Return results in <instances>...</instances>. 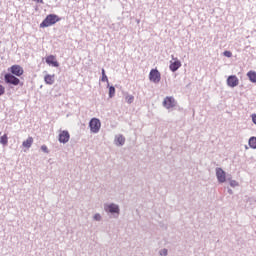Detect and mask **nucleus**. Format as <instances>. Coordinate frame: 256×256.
<instances>
[{"mask_svg": "<svg viewBox=\"0 0 256 256\" xmlns=\"http://www.w3.org/2000/svg\"><path fill=\"white\" fill-rule=\"evenodd\" d=\"M247 77L250 79L251 83H256V72L255 71H249L247 73Z\"/></svg>", "mask_w": 256, "mask_h": 256, "instance_id": "2eb2a0df", "label": "nucleus"}, {"mask_svg": "<svg viewBox=\"0 0 256 256\" xmlns=\"http://www.w3.org/2000/svg\"><path fill=\"white\" fill-rule=\"evenodd\" d=\"M227 85L228 87H237L239 85V78L235 75H231L227 78Z\"/></svg>", "mask_w": 256, "mask_h": 256, "instance_id": "1a4fd4ad", "label": "nucleus"}, {"mask_svg": "<svg viewBox=\"0 0 256 256\" xmlns=\"http://www.w3.org/2000/svg\"><path fill=\"white\" fill-rule=\"evenodd\" d=\"M69 139H71V135L69 134V131L67 130L60 131L58 135V140L60 143H69Z\"/></svg>", "mask_w": 256, "mask_h": 256, "instance_id": "423d86ee", "label": "nucleus"}, {"mask_svg": "<svg viewBox=\"0 0 256 256\" xmlns=\"http://www.w3.org/2000/svg\"><path fill=\"white\" fill-rule=\"evenodd\" d=\"M173 60L174 61L170 62L169 68L175 73V71L181 67V61H179L177 58H174Z\"/></svg>", "mask_w": 256, "mask_h": 256, "instance_id": "9b49d317", "label": "nucleus"}, {"mask_svg": "<svg viewBox=\"0 0 256 256\" xmlns=\"http://www.w3.org/2000/svg\"><path fill=\"white\" fill-rule=\"evenodd\" d=\"M105 209L106 211H109V213H119V206L115 204H110Z\"/></svg>", "mask_w": 256, "mask_h": 256, "instance_id": "ddd939ff", "label": "nucleus"}, {"mask_svg": "<svg viewBox=\"0 0 256 256\" xmlns=\"http://www.w3.org/2000/svg\"><path fill=\"white\" fill-rule=\"evenodd\" d=\"M44 81L46 85H53V83H55V74L51 75V74H47L44 77Z\"/></svg>", "mask_w": 256, "mask_h": 256, "instance_id": "f8f14e48", "label": "nucleus"}, {"mask_svg": "<svg viewBox=\"0 0 256 256\" xmlns=\"http://www.w3.org/2000/svg\"><path fill=\"white\" fill-rule=\"evenodd\" d=\"M116 144H117V145H125V137H123V136H118V137L116 138Z\"/></svg>", "mask_w": 256, "mask_h": 256, "instance_id": "f3484780", "label": "nucleus"}, {"mask_svg": "<svg viewBox=\"0 0 256 256\" xmlns=\"http://www.w3.org/2000/svg\"><path fill=\"white\" fill-rule=\"evenodd\" d=\"M115 96V87L110 86L109 87V97L112 98Z\"/></svg>", "mask_w": 256, "mask_h": 256, "instance_id": "aec40b11", "label": "nucleus"}, {"mask_svg": "<svg viewBox=\"0 0 256 256\" xmlns=\"http://www.w3.org/2000/svg\"><path fill=\"white\" fill-rule=\"evenodd\" d=\"M161 255H167V249H164V250H162V252L160 253Z\"/></svg>", "mask_w": 256, "mask_h": 256, "instance_id": "bb28decb", "label": "nucleus"}, {"mask_svg": "<svg viewBox=\"0 0 256 256\" xmlns=\"http://www.w3.org/2000/svg\"><path fill=\"white\" fill-rule=\"evenodd\" d=\"M0 143L2 145H7V143H9V138L7 137V134H4L0 137Z\"/></svg>", "mask_w": 256, "mask_h": 256, "instance_id": "dca6fc26", "label": "nucleus"}, {"mask_svg": "<svg viewBox=\"0 0 256 256\" xmlns=\"http://www.w3.org/2000/svg\"><path fill=\"white\" fill-rule=\"evenodd\" d=\"M91 133H99L101 129V121L97 118H92L89 122Z\"/></svg>", "mask_w": 256, "mask_h": 256, "instance_id": "7ed1b4c3", "label": "nucleus"}, {"mask_svg": "<svg viewBox=\"0 0 256 256\" xmlns=\"http://www.w3.org/2000/svg\"><path fill=\"white\" fill-rule=\"evenodd\" d=\"M36 1L37 3H43V0H34Z\"/></svg>", "mask_w": 256, "mask_h": 256, "instance_id": "cd10ccee", "label": "nucleus"}, {"mask_svg": "<svg viewBox=\"0 0 256 256\" xmlns=\"http://www.w3.org/2000/svg\"><path fill=\"white\" fill-rule=\"evenodd\" d=\"M4 81H5V83H7L8 85L17 86V85H20V84H21V80H19V78H17V77L15 76V74H10V73L5 74V76H4Z\"/></svg>", "mask_w": 256, "mask_h": 256, "instance_id": "f03ea898", "label": "nucleus"}, {"mask_svg": "<svg viewBox=\"0 0 256 256\" xmlns=\"http://www.w3.org/2000/svg\"><path fill=\"white\" fill-rule=\"evenodd\" d=\"M175 105H176V102H175V98L173 97H166L163 101V107H165L166 109H173Z\"/></svg>", "mask_w": 256, "mask_h": 256, "instance_id": "0eeeda50", "label": "nucleus"}, {"mask_svg": "<svg viewBox=\"0 0 256 256\" xmlns=\"http://www.w3.org/2000/svg\"><path fill=\"white\" fill-rule=\"evenodd\" d=\"M94 219L95 221H101V214H95Z\"/></svg>", "mask_w": 256, "mask_h": 256, "instance_id": "393cba45", "label": "nucleus"}, {"mask_svg": "<svg viewBox=\"0 0 256 256\" xmlns=\"http://www.w3.org/2000/svg\"><path fill=\"white\" fill-rule=\"evenodd\" d=\"M31 145H33V137H28V138L22 143V146L25 147V149H30Z\"/></svg>", "mask_w": 256, "mask_h": 256, "instance_id": "4468645a", "label": "nucleus"}, {"mask_svg": "<svg viewBox=\"0 0 256 256\" xmlns=\"http://www.w3.org/2000/svg\"><path fill=\"white\" fill-rule=\"evenodd\" d=\"M216 177H217L219 183H225V181H227L225 171H223V169H221V168L216 169Z\"/></svg>", "mask_w": 256, "mask_h": 256, "instance_id": "6e6552de", "label": "nucleus"}, {"mask_svg": "<svg viewBox=\"0 0 256 256\" xmlns=\"http://www.w3.org/2000/svg\"><path fill=\"white\" fill-rule=\"evenodd\" d=\"M102 81H109V78H107V75L105 74V69H102Z\"/></svg>", "mask_w": 256, "mask_h": 256, "instance_id": "412c9836", "label": "nucleus"}, {"mask_svg": "<svg viewBox=\"0 0 256 256\" xmlns=\"http://www.w3.org/2000/svg\"><path fill=\"white\" fill-rule=\"evenodd\" d=\"M10 73H12V75H15V77H21V75H23V73H25V70H23V67H21V65H12L9 69Z\"/></svg>", "mask_w": 256, "mask_h": 256, "instance_id": "39448f33", "label": "nucleus"}, {"mask_svg": "<svg viewBox=\"0 0 256 256\" xmlns=\"http://www.w3.org/2000/svg\"><path fill=\"white\" fill-rule=\"evenodd\" d=\"M224 56L225 57H233V53H231V51H224Z\"/></svg>", "mask_w": 256, "mask_h": 256, "instance_id": "b1692460", "label": "nucleus"}, {"mask_svg": "<svg viewBox=\"0 0 256 256\" xmlns=\"http://www.w3.org/2000/svg\"><path fill=\"white\" fill-rule=\"evenodd\" d=\"M61 18H59L56 14H49L40 24V27L44 29V27H51V25H55V23H59Z\"/></svg>", "mask_w": 256, "mask_h": 256, "instance_id": "f257e3e1", "label": "nucleus"}, {"mask_svg": "<svg viewBox=\"0 0 256 256\" xmlns=\"http://www.w3.org/2000/svg\"><path fill=\"white\" fill-rule=\"evenodd\" d=\"M46 63L47 65H51L52 67H59V62L57 61V58L53 55H49L46 57Z\"/></svg>", "mask_w": 256, "mask_h": 256, "instance_id": "9d476101", "label": "nucleus"}, {"mask_svg": "<svg viewBox=\"0 0 256 256\" xmlns=\"http://www.w3.org/2000/svg\"><path fill=\"white\" fill-rule=\"evenodd\" d=\"M249 146L252 148V149H256V137H251L249 139Z\"/></svg>", "mask_w": 256, "mask_h": 256, "instance_id": "a211bd4d", "label": "nucleus"}, {"mask_svg": "<svg viewBox=\"0 0 256 256\" xmlns=\"http://www.w3.org/2000/svg\"><path fill=\"white\" fill-rule=\"evenodd\" d=\"M1 95H5V86L0 84V97Z\"/></svg>", "mask_w": 256, "mask_h": 256, "instance_id": "4be33fe9", "label": "nucleus"}, {"mask_svg": "<svg viewBox=\"0 0 256 256\" xmlns=\"http://www.w3.org/2000/svg\"><path fill=\"white\" fill-rule=\"evenodd\" d=\"M133 101H135V97L133 95L126 96V102L129 103V105H131Z\"/></svg>", "mask_w": 256, "mask_h": 256, "instance_id": "6ab92c4d", "label": "nucleus"}, {"mask_svg": "<svg viewBox=\"0 0 256 256\" xmlns=\"http://www.w3.org/2000/svg\"><path fill=\"white\" fill-rule=\"evenodd\" d=\"M149 79L152 83H159L161 81V73L157 69H152L149 73Z\"/></svg>", "mask_w": 256, "mask_h": 256, "instance_id": "20e7f679", "label": "nucleus"}, {"mask_svg": "<svg viewBox=\"0 0 256 256\" xmlns=\"http://www.w3.org/2000/svg\"><path fill=\"white\" fill-rule=\"evenodd\" d=\"M41 150H42L44 153H49V148H47L46 145H42V146H41Z\"/></svg>", "mask_w": 256, "mask_h": 256, "instance_id": "5701e85b", "label": "nucleus"}, {"mask_svg": "<svg viewBox=\"0 0 256 256\" xmlns=\"http://www.w3.org/2000/svg\"><path fill=\"white\" fill-rule=\"evenodd\" d=\"M230 185H231V187H237L238 183H237V181L232 180V181L230 182Z\"/></svg>", "mask_w": 256, "mask_h": 256, "instance_id": "a878e982", "label": "nucleus"}]
</instances>
